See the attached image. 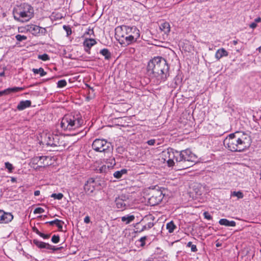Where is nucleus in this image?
I'll list each match as a JSON object with an SVG mask.
<instances>
[{"label": "nucleus", "mask_w": 261, "mask_h": 261, "mask_svg": "<svg viewBox=\"0 0 261 261\" xmlns=\"http://www.w3.org/2000/svg\"><path fill=\"white\" fill-rule=\"evenodd\" d=\"M33 243L40 249L43 248H50V245L48 243H46L41 241H39L36 239L33 240Z\"/></svg>", "instance_id": "a211bd4d"}, {"label": "nucleus", "mask_w": 261, "mask_h": 261, "mask_svg": "<svg viewBox=\"0 0 261 261\" xmlns=\"http://www.w3.org/2000/svg\"><path fill=\"white\" fill-rule=\"evenodd\" d=\"M13 219V216L11 213L5 212L0 210V223H8Z\"/></svg>", "instance_id": "9b49d317"}, {"label": "nucleus", "mask_w": 261, "mask_h": 261, "mask_svg": "<svg viewBox=\"0 0 261 261\" xmlns=\"http://www.w3.org/2000/svg\"><path fill=\"white\" fill-rule=\"evenodd\" d=\"M135 219V216L134 215H127L123 216L121 217V221L125 222L126 224H129Z\"/></svg>", "instance_id": "5701e85b"}, {"label": "nucleus", "mask_w": 261, "mask_h": 261, "mask_svg": "<svg viewBox=\"0 0 261 261\" xmlns=\"http://www.w3.org/2000/svg\"><path fill=\"white\" fill-rule=\"evenodd\" d=\"M96 185V181L93 178H89L84 185V190L88 193H92L95 190V186Z\"/></svg>", "instance_id": "f8f14e48"}, {"label": "nucleus", "mask_w": 261, "mask_h": 261, "mask_svg": "<svg viewBox=\"0 0 261 261\" xmlns=\"http://www.w3.org/2000/svg\"><path fill=\"white\" fill-rule=\"evenodd\" d=\"M251 139L248 135L241 132L231 134L226 138L223 144L225 147L231 151L241 152L251 145Z\"/></svg>", "instance_id": "7ed1b4c3"}, {"label": "nucleus", "mask_w": 261, "mask_h": 261, "mask_svg": "<svg viewBox=\"0 0 261 261\" xmlns=\"http://www.w3.org/2000/svg\"><path fill=\"white\" fill-rule=\"evenodd\" d=\"M13 14L19 15V16H32L34 14V9L28 4H21L14 8Z\"/></svg>", "instance_id": "0eeeda50"}, {"label": "nucleus", "mask_w": 261, "mask_h": 261, "mask_svg": "<svg viewBox=\"0 0 261 261\" xmlns=\"http://www.w3.org/2000/svg\"><path fill=\"white\" fill-rule=\"evenodd\" d=\"M46 156H35L32 159L31 163L33 165L44 164V161L46 160ZM40 166H42V165H40Z\"/></svg>", "instance_id": "f3484780"}, {"label": "nucleus", "mask_w": 261, "mask_h": 261, "mask_svg": "<svg viewBox=\"0 0 261 261\" xmlns=\"http://www.w3.org/2000/svg\"><path fill=\"white\" fill-rule=\"evenodd\" d=\"M4 75V72L0 73V76H3Z\"/></svg>", "instance_id": "4d7b16f0"}, {"label": "nucleus", "mask_w": 261, "mask_h": 261, "mask_svg": "<svg viewBox=\"0 0 261 261\" xmlns=\"http://www.w3.org/2000/svg\"><path fill=\"white\" fill-rule=\"evenodd\" d=\"M67 85V82L65 80H62L58 81L57 83V86L58 88H63Z\"/></svg>", "instance_id": "7c9ffc66"}, {"label": "nucleus", "mask_w": 261, "mask_h": 261, "mask_svg": "<svg viewBox=\"0 0 261 261\" xmlns=\"http://www.w3.org/2000/svg\"><path fill=\"white\" fill-rule=\"evenodd\" d=\"M38 59L42 60V61H45L49 60V57L46 54H44L43 55H39Z\"/></svg>", "instance_id": "2f4dec72"}, {"label": "nucleus", "mask_w": 261, "mask_h": 261, "mask_svg": "<svg viewBox=\"0 0 261 261\" xmlns=\"http://www.w3.org/2000/svg\"><path fill=\"white\" fill-rule=\"evenodd\" d=\"M258 51L261 53V46L258 48Z\"/></svg>", "instance_id": "13d9d810"}, {"label": "nucleus", "mask_w": 261, "mask_h": 261, "mask_svg": "<svg viewBox=\"0 0 261 261\" xmlns=\"http://www.w3.org/2000/svg\"><path fill=\"white\" fill-rule=\"evenodd\" d=\"M228 56L227 51L224 48L218 49L215 54V57L218 60L220 59L223 57H226Z\"/></svg>", "instance_id": "aec40b11"}, {"label": "nucleus", "mask_w": 261, "mask_h": 261, "mask_svg": "<svg viewBox=\"0 0 261 261\" xmlns=\"http://www.w3.org/2000/svg\"><path fill=\"white\" fill-rule=\"evenodd\" d=\"M32 71L34 74H40V76H43L46 74V72L41 67L39 69L33 68Z\"/></svg>", "instance_id": "bb28decb"}, {"label": "nucleus", "mask_w": 261, "mask_h": 261, "mask_svg": "<svg viewBox=\"0 0 261 261\" xmlns=\"http://www.w3.org/2000/svg\"><path fill=\"white\" fill-rule=\"evenodd\" d=\"M11 180H12V181H15V179L14 178H12V179H11Z\"/></svg>", "instance_id": "052dcab7"}, {"label": "nucleus", "mask_w": 261, "mask_h": 261, "mask_svg": "<svg viewBox=\"0 0 261 261\" xmlns=\"http://www.w3.org/2000/svg\"><path fill=\"white\" fill-rule=\"evenodd\" d=\"M166 228L169 233H172L176 228V226L174 224V222L171 221L167 224Z\"/></svg>", "instance_id": "b1692460"}, {"label": "nucleus", "mask_w": 261, "mask_h": 261, "mask_svg": "<svg viewBox=\"0 0 261 261\" xmlns=\"http://www.w3.org/2000/svg\"><path fill=\"white\" fill-rule=\"evenodd\" d=\"M40 195V191L39 190L35 191L34 192V195L37 196Z\"/></svg>", "instance_id": "864d4df0"}, {"label": "nucleus", "mask_w": 261, "mask_h": 261, "mask_svg": "<svg viewBox=\"0 0 261 261\" xmlns=\"http://www.w3.org/2000/svg\"><path fill=\"white\" fill-rule=\"evenodd\" d=\"M164 197L162 191L158 186L150 189L148 194V202L150 206H154L159 204L162 200Z\"/></svg>", "instance_id": "39448f33"}, {"label": "nucleus", "mask_w": 261, "mask_h": 261, "mask_svg": "<svg viewBox=\"0 0 261 261\" xmlns=\"http://www.w3.org/2000/svg\"><path fill=\"white\" fill-rule=\"evenodd\" d=\"M168 158L167 161L169 167L175 166L178 170L187 169L192 167L194 163L196 162L197 156L192 151L187 149L179 152L176 151H168L165 154L166 158Z\"/></svg>", "instance_id": "f257e3e1"}, {"label": "nucleus", "mask_w": 261, "mask_h": 261, "mask_svg": "<svg viewBox=\"0 0 261 261\" xmlns=\"http://www.w3.org/2000/svg\"><path fill=\"white\" fill-rule=\"evenodd\" d=\"M219 223L221 225L226 226L234 227L236 225V223L234 221H229L226 219H221L219 220Z\"/></svg>", "instance_id": "6ab92c4d"}, {"label": "nucleus", "mask_w": 261, "mask_h": 261, "mask_svg": "<svg viewBox=\"0 0 261 261\" xmlns=\"http://www.w3.org/2000/svg\"><path fill=\"white\" fill-rule=\"evenodd\" d=\"M96 43L93 39H87L84 42V45L85 47V51L89 53L90 48Z\"/></svg>", "instance_id": "dca6fc26"}, {"label": "nucleus", "mask_w": 261, "mask_h": 261, "mask_svg": "<svg viewBox=\"0 0 261 261\" xmlns=\"http://www.w3.org/2000/svg\"><path fill=\"white\" fill-rule=\"evenodd\" d=\"M63 195L62 193H58V194L54 193V194H52L51 195V197H53L55 199H57L58 200L61 199L63 198Z\"/></svg>", "instance_id": "473e14b6"}, {"label": "nucleus", "mask_w": 261, "mask_h": 261, "mask_svg": "<svg viewBox=\"0 0 261 261\" xmlns=\"http://www.w3.org/2000/svg\"><path fill=\"white\" fill-rule=\"evenodd\" d=\"M63 137L57 135L49 134L47 136L46 145L52 147H65V143L62 140Z\"/></svg>", "instance_id": "9d476101"}, {"label": "nucleus", "mask_w": 261, "mask_h": 261, "mask_svg": "<svg viewBox=\"0 0 261 261\" xmlns=\"http://www.w3.org/2000/svg\"><path fill=\"white\" fill-rule=\"evenodd\" d=\"M261 21L260 17H257L255 19L254 22L257 24V23Z\"/></svg>", "instance_id": "603ef678"}, {"label": "nucleus", "mask_w": 261, "mask_h": 261, "mask_svg": "<svg viewBox=\"0 0 261 261\" xmlns=\"http://www.w3.org/2000/svg\"><path fill=\"white\" fill-rule=\"evenodd\" d=\"M124 150V148L123 147L120 146L117 148V151L119 153H122Z\"/></svg>", "instance_id": "a18cd8bd"}, {"label": "nucleus", "mask_w": 261, "mask_h": 261, "mask_svg": "<svg viewBox=\"0 0 261 261\" xmlns=\"http://www.w3.org/2000/svg\"><path fill=\"white\" fill-rule=\"evenodd\" d=\"M4 95H7L6 90H4L3 91H0V96H2Z\"/></svg>", "instance_id": "8fccbe9b"}, {"label": "nucleus", "mask_w": 261, "mask_h": 261, "mask_svg": "<svg viewBox=\"0 0 261 261\" xmlns=\"http://www.w3.org/2000/svg\"><path fill=\"white\" fill-rule=\"evenodd\" d=\"M63 29L66 32L67 36L71 34L72 31L70 27L64 25L63 26Z\"/></svg>", "instance_id": "e433bc0d"}, {"label": "nucleus", "mask_w": 261, "mask_h": 261, "mask_svg": "<svg viewBox=\"0 0 261 261\" xmlns=\"http://www.w3.org/2000/svg\"><path fill=\"white\" fill-rule=\"evenodd\" d=\"M232 43L233 44V45H237V44L238 43V40H233L232 41Z\"/></svg>", "instance_id": "5fc2aeb1"}, {"label": "nucleus", "mask_w": 261, "mask_h": 261, "mask_svg": "<svg viewBox=\"0 0 261 261\" xmlns=\"http://www.w3.org/2000/svg\"><path fill=\"white\" fill-rule=\"evenodd\" d=\"M92 146V148L97 152H110L112 150L111 143L105 139H95Z\"/></svg>", "instance_id": "423d86ee"}, {"label": "nucleus", "mask_w": 261, "mask_h": 261, "mask_svg": "<svg viewBox=\"0 0 261 261\" xmlns=\"http://www.w3.org/2000/svg\"><path fill=\"white\" fill-rule=\"evenodd\" d=\"M257 27V24L254 21L249 24V27L251 29H255Z\"/></svg>", "instance_id": "49530a36"}, {"label": "nucleus", "mask_w": 261, "mask_h": 261, "mask_svg": "<svg viewBox=\"0 0 261 261\" xmlns=\"http://www.w3.org/2000/svg\"><path fill=\"white\" fill-rule=\"evenodd\" d=\"M5 167L10 172H11L13 169L12 165L9 162L5 163Z\"/></svg>", "instance_id": "58836bf2"}, {"label": "nucleus", "mask_w": 261, "mask_h": 261, "mask_svg": "<svg viewBox=\"0 0 261 261\" xmlns=\"http://www.w3.org/2000/svg\"><path fill=\"white\" fill-rule=\"evenodd\" d=\"M63 248V246L57 247L58 250H61Z\"/></svg>", "instance_id": "6e6d98bb"}, {"label": "nucleus", "mask_w": 261, "mask_h": 261, "mask_svg": "<svg viewBox=\"0 0 261 261\" xmlns=\"http://www.w3.org/2000/svg\"><path fill=\"white\" fill-rule=\"evenodd\" d=\"M127 36L126 37V46L137 41L140 38V31L135 26H128L127 30L125 29Z\"/></svg>", "instance_id": "6e6552de"}, {"label": "nucleus", "mask_w": 261, "mask_h": 261, "mask_svg": "<svg viewBox=\"0 0 261 261\" xmlns=\"http://www.w3.org/2000/svg\"><path fill=\"white\" fill-rule=\"evenodd\" d=\"M24 89V87H12V88H9L6 90L7 91V95L10 94L11 92H17L20 91H22Z\"/></svg>", "instance_id": "393cba45"}, {"label": "nucleus", "mask_w": 261, "mask_h": 261, "mask_svg": "<svg viewBox=\"0 0 261 261\" xmlns=\"http://www.w3.org/2000/svg\"><path fill=\"white\" fill-rule=\"evenodd\" d=\"M90 222V218L89 216H86L84 218V222L86 223H89Z\"/></svg>", "instance_id": "de8ad7c7"}, {"label": "nucleus", "mask_w": 261, "mask_h": 261, "mask_svg": "<svg viewBox=\"0 0 261 261\" xmlns=\"http://www.w3.org/2000/svg\"><path fill=\"white\" fill-rule=\"evenodd\" d=\"M216 246H217V247H218V246H219V244H217L216 245Z\"/></svg>", "instance_id": "680f3d73"}, {"label": "nucleus", "mask_w": 261, "mask_h": 261, "mask_svg": "<svg viewBox=\"0 0 261 261\" xmlns=\"http://www.w3.org/2000/svg\"><path fill=\"white\" fill-rule=\"evenodd\" d=\"M27 30L34 35H37L40 33L43 34L45 32L44 28L34 24L28 25Z\"/></svg>", "instance_id": "ddd939ff"}, {"label": "nucleus", "mask_w": 261, "mask_h": 261, "mask_svg": "<svg viewBox=\"0 0 261 261\" xmlns=\"http://www.w3.org/2000/svg\"><path fill=\"white\" fill-rule=\"evenodd\" d=\"M32 102L30 100H22L19 102L17 106V109L19 111H22L26 108L31 106Z\"/></svg>", "instance_id": "2eb2a0df"}, {"label": "nucleus", "mask_w": 261, "mask_h": 261, "mask_svg": "<svg viewBox=\"0 0 261 261\" xmlns=\"http://www.w3.org/2000/svg\"><path fill=\"white\" fill-rule=\"evenodd\" d=\"M34 231L37 234H38L39 236L40 235V234L42 233L40 231H39L36 228H34Z\"/></svg>", "instance_id": "3c124183"}, {"label": "nucleus", "mask_w": 261, "mask_h": 261, "mask_svg": "<svg viewBox=\"0 0 261 261\" xmlns=\"http://www.w3.org/2000/svg\"><path fill=\"white\" fill-rule=\"evenodd\" d=\"M112 161H113V162H114V163H113V164H114V165H115V159H114V158H113V159H112Z\"/></svg>", "instance_id": "bf43d9fd"}, {"label": "nucleus", "mask_w": 261, "mask_h": 261, "mask_svg": "<svg viewBox=\"0 0 261 261\" xmlns=\"http://www.w3.org/2000/svg\"><path fill=\"white\" fill-rule=\"evenodd\" d=\"M47 249L52 250L53 251L58 250L57 247H56L55 246H51V245H50V248H47Z\"/></svg>", "instance_id": "09e8293b"}, {"label": "nucleus", "mask_w": 261, "mask_h": 261, "mask_svg": "<svg viewBox=\"0 0 261 261\" xmlns=\"http://www.w3.org/2000/svg\"><path fill=\"white\" fill-rule=\"evenodd\" d=\"M100 54L105 56L106 60H109L111 57V54L107 48H103L100 51Z\"/></svg>", "instance_id": "a878e982"}, {"label": "nucleus", "mask_w": 261, "mask_h": 261, "mask_svg": "<svg viewBox=\"0 0 261 261\" xmlns=\"http://www.w3.org/2000/svg\"><path fill=\"white\" fill-rule=\"evenodd\" d=\"M44 212V210H43V208L41 207H37L34 210V213L35 214H41L43 213Z\"/></svg>", "instance_id": "ea45409f"}, {"label": "nucleus", "mask_w": 261, "mask_h": 261, "mask_svg": "<svg viewBox=\"0 0 261 261\" xmlns=\"http://www.w3.org/2000/svg\"><path fill=\"white\" fill-rule=\"evenodd\" d=\"M187 246L191 247V251L192 252H196L197 251L196 246L192 244V243L191 242H189L188 243Z\"/></svg>", "instance_id": "72a5a7b5"}, {"label": "nucleus", "mask_w": 261, "mask_h": 261, "mask_svg": "<svg viewBox=\"0 0 261 261\" xmlns=\"http://www.w3.org/2000/svg\"><path fill=\"white\" fill-rule=\"evenodd\" d=\"M123 198H125V197L121 196V197L116 198L115 200L117 207L121 209V210H125L126 207V204Z\"/></svg>", "instance_id": "4468645a"}, {"label": "nucleus", "mask_w": 261, "mask_h": 261, "mask_svg": "<svg viewBox=\"0 0 261 261\" xmlns=\"http://www.w3.org/2000/svg\"><path fill=\"white\" fill-rule=\"evenodd\" d=\"M169 66L167 61L161 57H155L150 60L147 65L148 75L154 79L156 84L165 82L169 76Z\"/></svg>", "instance_id": "f03ea898"}, {"label": "nucleus", "mask_w": 261, "mask_h": 261, "mask_svg": "<svg viewBox=\"0 0 261 261\" xmlns=\"http://www.w3.org/2000/svg\"><path fill=\"white\" fill-rule=\"evenodd\" d=\"M231 197H237L238 199H242L244 197V194L241 191H233L231 192Z\"/></svg>", "instance_id": "c85d7f7f"}, {"label": "nucleus", "mask_w": 261, "mask_h": 261, "mask_svg": "<svg viewBox=\"0 0 261 261\" xmlns=\"http://www.w3.org/2000/svg\"><path fill=\"white\" fill-rule=\"evenodd\" d=\"M83 123V120L80 116L67 114L62 119L60 126L64 130L71 131L80 128Z\"/></svg>", "instance_id": "20e7f679"}, {"label": "nucleus", "mask_w": 261, "mask_h": 261, "mask_svg": "<svg viewBox=\"0 0 261 261\" xmlns=\"http://www.w3.org/2000/svg\"><path fill=\"white\" fill-rule=\"evenodd\" d=\"M14 19L19 22H27L29 21L30 18L25 19V17H14Z\"/></svg>", "instance_id": "c9c22d12"}, {"label": "nucleus", "mask_w": 261, "mask_h": 261, "mask_svg": "<svg viewBox=\"0 0 261 261\" xmlns=\"http://www.w3.org/2000/svg\"><path fill=\"white\" fill-rule=\"evenodd\" d=\"M155 139H151L148 141H147V143L149 145H153L155 143Z\"/></svg>", "instance_id": "37998d69"}, {"label": "nucleus", "mask_w": 261, "mask_h": 261, "mask_svg": "<svg viewBox=\"0 0 261 261\" xmlns=\"http://www.w3.org/2000/svg\"><path fill=\"white\" fill-rule=\"evenodd\" d=\"M203 216L204 217V218H205L207 220H212V216L207 212H205L203 213Z\"/></svg>", "instance_id": "a19ab883"}, {"label": "nucleus", "mask_w": 261, "mask_h": 261, "mask_svg": "<svg viewBox=\"0 0 261 261\" xmlns=\"http://www.w3.org/2000/svg\"><path fill=\"white\" fill-rule=\"evenodd\" d=\"M154 225V223L152 222H148L147 224L142 226V228L139 230L140 232L143 231L146 229H149L152 227Z\"/></svg>", "instance_id": "c756f323"}, {"label": "nucleus", "mask_w": 261, "mask_h": 261, "mask_svg": "<svg viewBox=\"0 0 261 261\" xmlns=\"http://www.w3.org/2000/svg\"><path fill=\"white\" fill-rule=\"evenodd\" d=\"M160 29L163 31L165 34H167L170 31V27L168 22H165L162 23L160 27Z\"/></svg>", "instance_id": "4be33fe9"}, {"label": "nucleus", "mask_w": 261, "mask_h": 261, "mask_svg": "<svg viewBox=\"0 0 261 261\" xmlns=\"http://www.w3.org/2000/svg\"><path fill=\"white\" fill-rule=\"evenodd\" d=\"M146 239H147V237H146V236L140 238V239L139 240V241L141 243V246H143L145 245V241Z\"/></svg>", "instance_id": "79ce46f5"}, {"label": "nucleus", "mask_w": 261, "mask_h": 261, "mask_svg": "<svg viewBox=\"0 0 261 261\" xmlns=\"http://www.w3.org/2000/svg\"><path fill=\"white\" fill-rule=\"evenodd\" d=\"M40 236L44 239H48L50 237V234H45L43 233H41L40 234Z\"/></svg>", "instance_id": "c03bdc74"}, {"label": "nucleus", "mask_w": 261, "mask_h": 261, "mask_svg": "<svg viewBox=\"0 0 261 261\" xmlns=\"http://www.w3.org/2000/svg\"><path fill=\"white\" fill-rule=\"evenodd\" d=\"M60 241V237L59 236L54 235L51 238V241L54 243H58Z\"/></svg>", "instance_id": "4c0bfd02"}, {"label": "nucleus", "mask_w": 261, "mask_h": 261, "mask_svg": "<svg viewBox=\"0 0 261 261\" xmlns=\"http://www.w3.org/2000/svg\"><path fill=\"white\" fill-rule=\"evenodd\" d=\"M128 26L121 25L115 29V38L118 41L120 44L124 46H126V37L127 36L126 31Z\"/></svg>", "instance_id": "1a4fd4ad"}, {"label": "nucleus", "mask_w": 261, "mask_h": 261, "mask_svg": "<svg viewBox=\"0 0 261 261\" xmlns=\"http://www.w3.org/2000/svg\"><path fill=\"white\" fill-rule=\"evenodd\" d=\"M16 40L18 41H22L23 40H25L27 39V36L24 35H21L20 34H18L15 36Z\"/></svg>", "instance_id": "f704fd0d"}, {"label": "nucleus", "mask_w": 261, "mask_h": 261, "mask_svg": "<svg viewBox=\"0 0 261 261\" xmlns=\"http://www.w3.org/2000/svg\"><path fill=\"white\" fill-rule=\"evenodd\" d=\"M127 170L126 169H122L120 171H117L113 174L114 176L116 178H120L124 174H126Z\"/></svg>", "instance_id": "cd10ccee"}, {"label": "nucleus", "mask_w": 261, "mask_h": 261, "mask_svg": "<svg viewBox=\"0 0 261 261\" xmlns=\"http://www.w3.org/2000/svg\"><path fill=\"white\" fill-rule=\"evenodd\" d=\"M46 223H48L50 225H56L58 227L60 231H61L62 229V225L63 224H64V222L60 220L56 219L53 221L46 222Z\"/></svg>", "instance_id": "412c9836"}]
</instances>
